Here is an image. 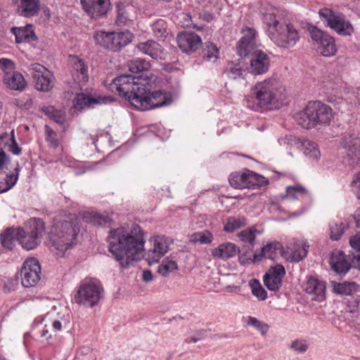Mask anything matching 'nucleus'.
I'll list each match as a JSON object with an SVG mask.
<instances>
[{
    "label": "nucleus",
    "instance_id": "19",
    "mask_svg": "<svg viewBox=\"0 0 360 360\" xmlns=\"http://www.w3.org/2000/svg\"><path fill=\"white\" fill-rule=\"evenodd\" d=\"M18 15L24 18L37 16L40 11V0H12Z\"/></svg>",
    "mask_w": 360,
    "mask_h": 360
},
{
    "label": "nucleus",
    "instance_id": "18",
    "mask_svg": "<svg viewBox=\"0 0 360 360\" xmlns=\"http://www.w3.org/2000/svg\"><path fill=\"white\" fill-rule=\"evenodd\" d=\"M178 46L184 53L191 54L196 51L202 44L199 35L191 32H183L177 35Z\"/></svg>",
    "mask_w": 360,
    "mask_h": 360
},
{
    "label": "nucleus",
    "instance_id": "62",
    "mask_svg": "<svg viewBox=\"0 0 360 360\" xmlns=\"http://www.w3.org/2000/svg\"><path fill=\"white\" fill-rule=\"evenodd\" d=\"M203 339V337L202 336H200V337H196L195 335L191 338L190 339H186L185 340V342H187V343H190V342H197L198 341L200 340H202Z\"/></svg>",
    "mask_w": 360,
    "mask_h": 360
},
{
    "label": "nucleus",
    "instance_id": "30",
    "mask_svg": "<svg viewBox=\"0 0 360 360\" xmlns=\"http://www.w3.org/2000/svg\"><path fill=\"white\" fill-rule=\"evenodd\" d=\"M250 170L246 169L243 173H233L230 175V185L237 189L249 188V177Z\"/></svg>",
    "mask_w": 360,
    "mask_h": 360
},
{
    "label": "nucleus",
    "instance_id": "12",
    "mask_svg": "<svg viewBox=\"0 0 360 360\" xmlns=\"http://www.w3.org/2000/svg\"><path fill=\"white\" fill-rule=\"evenodd\" d=\"M37 90L48 92L53 87L54 77L44 66L39 63H33L29 66Z\"/></svg>",
    "mask_w": 360,
    "mask_h": 360
},
{
    "label": "nucleus",
    "instance_id": "16",
    "mask_svg": "<svg viewBox=\"0 0 360 360\" xmlns=\"http://www.w3.org/2000/svg\"><path fill=\"white\" fill-rule=\"evenodd\" d=\"M285 274V269L281 264L270 266L263 277L264 285L271 291H278Z\"/></svg>",
    "mask_w": 360,
    "mask_h": 360
},
{
    "label": "nucleus",
    "instance_id": "31",
    "mask_svg": "<svg viewBox=\"0 0 360 360\" xmlns=\"http://www.w3.org/2000/svg\"><path fill=\"white\" fill-rule=\"evenodd\" d=\"M349 228V223L346 220L332 221L329 225L330 238L334 241L340 240Z\"/></svg>",
    "mask_w": 360,
    "mask_h": 360
},
{
    "label": "nucleus",
    "instance_id": "61",
    "mask_svg": "<svg viewBox=\"0 0 360 360\" xmlns=\"http://www.w3.org/2000/svg\"><path fill=\"white\" fill-rule=\"evenodd\" d=\"M52 327L56 331H60L62 329L61 322L58 320H55L52 323Z\"/></svg>",
    "mask_w": 360,
    "mask_h": 360
},
{
    "label": "nucleus",
    "instance_id": "39",
    "mask_svg": "<svg viewBox=\"0 0 360 360\" xmlns=\"http://www.w3.org/2000/svg\"><path fill=\"white\" fill-rule=\"evenodd\" d=\"M249 179V188L254 189L269 184V180L266 177L252 171H250Z\"/></svg>",
    "mask_w": 360,
    "mask_h": 360
},
{
    "label": "nucleus",
    "instance_id": "46",
    "mask_svg": "<svg viewBox=\"0 0 360 360\" xmlns=\"http://www.w3.org/2000/svg\"><path fill=\"white\" fill-rule=\"evenodd\" d=\"M16 174H7L6 176V179L4 180L5 186L4 188H1L0 191H8L10 190L16 183L18 178V172L20 170L19 169V165L17 163V167L15 169Z\"/></svg>",
    "mask_w": 360,
    "mask_h": 360
},
{
    "label": "nucleus",
    "instance_id": "29",
    "mask_svg": "<svg viewBox=\"0 0 360 360\" xmlns=\"http://www.w3.org/2000/svg\"><path fill=\"white\" fill-rule=\"evenodd\" d=\"M4 82L10 89L13 90H22L25 86V81L23 76L17 72H6L4 78Z\"/></svg>",
    "mask_w": 360,
    "mask_h": 360
},
{
    "label": "nucleus",
    "instance_id": "15",
    "mask_svg": "<svg viewBox=\"0 0 360 360\" xmlns=\"http://www.w3.org/2000/svg\"><path fill=\"white\" fill-rule=\"evenodd\" d=\"M85 13L91 19L98 20L106 17L112 10L110 0H79Z\"/></svg>",
    "mask_w": 360,
    "mask_h": 360
},
{
    "label": "nucleus",
    "instance_id": "36",
    "mask_svg": "<svg viewBox=\"0 0 360 360\" xmlns=\"http://www.w3.org/2000/svg\"><path fill=\"white\" fill-rule=\"evenodd\" d=\"M41 111L51 120L59 124L65 122V112L61 110H56L53 106H47L41 108Z\"/></svg>",
    "mask_w": 360,
    "mask_h": 360
},
{
    "label": "nucleus",
    "instance_id": "22",
    "mask_svg": "<svg viewBox=\"0 0 360 360\" xmlns=\"http://www.w3.org/2000/svg\"><path fill=\"white\" fill-rule=\"evenodd\" d=\"M11 32L15 35L17 44L30 43L37 39L32 25H27L25 27H12Z\"/></svg>",
    "mask_w": 360,
    "mask_h": 360
},
{
    "label": "nucleus",
    "instance_id": "8",
    "mask_svg": "<svg viewBox=\"0 0 360 360\" xmlns=\"http://www.w3.org/2000/svg\"><path fill=\"white\" fill-rule=\"evenodd\" d=\"M44 231V221L39 218H32L27 221L25 229H22V233L19 234V242L24 249L33 250L40 244Z\"/></svg>",
    "mask_w": 360,
    "mask_h": 360
},
{
    "label": "nucleus",
    "instance_id": "42",
    "mask_svg": "<svg viewBox=\"0 0 360 360\" xmlns=\"http://www.w3.org/2000/svg\"><path fill=\"white\" fill-rule=\"evenodd\" d=\"M250 285L253 295L257 297L259 300H264L266 299L267 292L257 280L252 279L250 281Z\"/></svg>",
    "mask_w": 360,
    "mask_h": 360
},
{
    "label": "nucleus",
    "instance_id": "9",
    "mask_svg": "<svg viewBox=\"0 0 360 360\" xmlns=\"http://www.w3.org/2000/svg\"><path fill=\"white\" fill-rule=\"evenodd\" d=\"M103 292L101 285L91 280L84 281L80 283L74 299L80 305L93 307L98 304Z\"/></svg>",
    "mask_w": 360,
    "mask_h": 360
},
{
    "label": "nucleus",
    "instance_id": "40",
    "mask_svg": "<svg viewBox=\"0 0 360 360\" xmlns=\"http://www.w3.org/2000/svg\"><path fill=\"white\" fill-rule=\"evenodd\" d=\"M178 269L177 264L175 261L169 260L167 258L163 260L158 267V272L162 276L166 277L170 272Z\"/></svg>",
    "mask_w": 360,
    "mask_h": 360
},
{
    "label": "nucleus",
    "instance_id": "23",
    "mask_svg": "<svg viewBox=\"0 0 360 360\" xmlns=\"http://www.w3.org/2000/svg\"><path fill=\"white\" fill-rule=\"evenodd\" d=\"M136 47L139 51L150 56L153 59L158 60L162 58L163 49L158 43L153 40H148L146 42L139 43Z\"/></svg>",
    "mask_w": 360,
    "mask_h": 360
},
{
    "label": "nucleus",
    "instance_id": "63",
    "mask_svg": "<svg viewBox=\"0 0 360 360\" xmlns=\"http://www.w3.org/2000/svg\"><path fill=\"white\" fill-rule=\"evenodd\" d=\"M49 333V330L46 328H44L41 331V337L46 338V339H49L51 337V335H48Z\"/></svg>",
    "mask_w": 360,
    "mask_h": 360
},
{
    "label": "nucleus",
    "instance_id": "28",
    "mask_svg": "<svg viewBox=\"0 0 360 360\" xmlns=\"http://www.w3.org/2000/svg\"><path fill=\"white\" fill-rule=\"evenodd\" d=\"M330 283L333 287V291L341 295H352L359 289V285L356 282L337 283L331 281Z\"/></svg>",
    "mask_w": 360,
    "mask_h": 360
},
{
    "label": "nucleus",
    "instance_id": "3",
    "mask_svg": "<svg viewBox=\"0 0 360 360\" xmlns=\"http://www.w3.org/2000/svg\"><path fill=\"white\" fill-rule=\"evenodd\" d=\"M243 37L238 42L237 53L241 58L250 56V73L262 75L268 72L270 58L262 50L256 49V31L250 27L243 30Z\"/></svg>",
    "mask_w": 360,
    "mask_h": 360
},
{
    "label": "nucleus",
    "instance_id": "60",
    "mask_svg": "<svg viewBox=\"0 0 360 360\" xmlns=\"http://www.w3.org/2000/svg\"><path fill=\"white\" fill-rule=\"evenodd\" d=\"M354 218L355 219L357 228L360 229V207L358 208L354 212Z\"/></svg>",
    "mask_w": 360,
    "mask_h": 360
},
{
    "label": "nucleus",
    "instance_id": "1",
    "mask_svg": "<svg viewBox=\"0 0 360 360\" xmlns=\"http://www.w3.org/2000/svg\"><path fill=\"white\" fill-rule=\"evenodd\" d=\"M127 67L131 75H121L114 79L113 84L118 94L136 109L146 111L172 103L169 92L162 90L151 91L153 74L149 62L135 58L127 63Z\"/></svg>",
    "mask_w": 360,
    "mask_h": 360
},
{
    "label": "nucleus",
    "instance_id": "32",
    "mask_svg": "<svg viewBox=\"0 0 360 360\" xmlns=\"http://www.w3.org/2000/svg\"><path fill=\"white\" fill-rule=\"evenodd\" d=\"M262 252H264L266 258L276 260L282 257L285 252L282 244L278 241H273L262 247Z\"/></svg>",
    "mask_w": 360,
    "mask_h": 360
},
{
    "label": "nucleus",
    "instance_id": "20",
    "mask_svg": "<svg viewBox=\"0 0 360 360\" xmlns=\"http://www.w3.org/2000/svg\"><path fill=\"white\" fill-rule=\"evenodd\" d=\"M69 61L74 80L78 83L86 82L89 80V71L84 60L76 56H70Z\"/></svg>",
    "mask_w": 360,
    "mask_h": 360
},
{
    "label": "nucleus",
    "instance_id": "2",
    "mask_svg": "<svg viewBox=\"0 0 360 360\" xmlns=\"http://www.w3.org/2000/svg\"><path fill=\"white\" fill-rule=\"evenodd\" d=\"M108 251L120 262L122 268H128L134 262L145 259L149 264L157 263L168 251L166 241L160 237L154 240L153 248L146 252L144 233L139 226L119 227L109 231Z\"/></svg>",
    "mask_w": 360,
    "mask_h": 360
},
{
    "label": "nucleus",
    "instance_id": "37",
    "mask_svg": "<svg viewBox=\"0 0 360 360\" xmlns=\"http://www.w3.org/2000/svg\"><path fill=\"white\" fill-rule=\"evenodd\" d=\"M262 232V231L256 229L255 226H251L238 233V237L242 242L253 245L257 235H260Z\"/></svg>",
    "mask_w": 360,
    "mask_h": 360
},
{
    "label": "nucleus",
    "instance_id": "38",
    "mask_svg": "<svg viewBox=\"0 0 360 360\" xmlns=\"http://www.w3.org/2000/svg\"><path fill=\"white\" fill-rule=\"evenodd\" d=\"M307 190L304 187L300 185H295L286 188L285 198L292 200H299L307 195Z\"/></svg>",
    "mask_w": 360,
    "mask_h": 360
},
{
    "label": "nucleus",
    "instance_id": "25",
    "mask_svg": "<svg viewBox=\"0 0 360 360\" xmlns=\"http://www.w3.org/2000/svg\"><path fill=\"white\" fill-rule=\"evenodd\" d=\"M238 251L239 248L235 244L228 242L221 243L213 249L212 255L214 257L226 260L233 257Z\"/></svg>",
    "mask_w": 360,
    "mask_h": 360
},
{
    "label": "nucleus",
    "instance_id": "14",
    "mask_svg": "<svg viewBox=\"0 0 360 360\" xmlns=\"http://www.w3.org/2000/svg\"><path fill=\"white\" fill-rule=\"evenodd\" d=\"M310 34L313 41L318 45L322 56L330 57L335 54L337 49L333 37L316 27H313L310 30Z\"/></svg>",
    "mask_w": 360,
    "mask_h": 360
},
{
    "label": "nucleus",
    "instance_id": "17",
    "mask_svg": "<svg viewBox=\"0 0 360 360\" xmlns=\"http://www.w3.org/2000/svg\"><path fill=\"white\" fill-rule=\"evenodd\" d=\"M113 101V98L110 96L91 95L89 92L85 91L77 94L74 102L76 108L82 110L94 108L97 104L109 103Z\"/></svg>",
    "mask_w": 360,
    "mask_h": 360
},
{
    "label": "nucleus",
    "instance_id": "34",
    "mask_svg": "<svg viewBox=\"0 0 360 360\" xmlns=\"http://www.w3.org/2000/svg\"><path fill=\"white\" fill-rule=\"evenodd\" d=\"M305 156L312 160H317L320 158V151L317 144L309 140H305L302 143V149Z\"/></svg>",
    "mask_w": 360,
    "mask_h": 360
},
{
    "label": "nucleus",
    "instance_id": "11",
    "mask_svg": "<svg viewBox=\"0 0 360 360\" xmlns=\"http://www.w3.org/2000/svg\"><path fill=\"white\" fill-rule=\"evenodd\" d=\"M320 17L327 22L328 25L338 34L350 35L353 27L349 21H347L344 15L337 13L328 8H324L319 12Z\"/></svg>",
    "mask_w": 360,
    "mask_h": 360
},
{
    "label": "nucleus",
    "instance_id": "41",
    "mask_svg": "<svg viewBox=\"0 0 360 360\" xmlns=\"http://www.w3.org/2000/svg\"><path fill=\"white\" fill-rule=\"evenodd\" d=\"M244 69L239 63H229L226 68V72L231 79H236L242 77Z\"/></svg>",
    "mask_w": 360,
    "mask_h": 360
},
{
    "label": "nucleus",
    "instance_id": "21",
    "mask_svg": "<svg viewBox=\"0 0 360 360\" xmlns=\"http://www.w3.org/2000/svg\"><path fill=\"white\" fill-rule=\"evenodd\" d=\"M330 264L331 269L341 276L345 275L351 268V264L347 259V255L341 250H335L332 252Z\"/></svg>",
    "mask_w": 360,
    "mask_h": 360
},
{
    "label": "nucleus",
    "instance_id": "13",
    "mask_svg": "<svg viewBox=\"0 0 360 360\" xmlns=\"http://www.w3.org/2000/svg\"><path fill=\"white\" fill-rule=\"evenodd\" d=\"M41 266L37 259L27 258L23 263L20 271L21 283L25 288L33 287L40 280Z\"/></svg>",
    "mask_w": 360,
    "mask_h": 360
},
{
    "label": "nucleus",
    "instance_id": "52",
    "mask_svg": "<svg viewBox=\"0 0 360 360\" xmlns=\"http://www.w3.org/2000/svg\"><path fill=\"white\" fill-rule=\"evenodd\" d=\"M308 247V245L307 247L303 245L301 248L295 250L292 252L293 261L298 262L306 257L308 252L307 248Z\"/></svg>",
    "mask_w": 360,
    "mask_h": 360
},
{
    "label": "nucleus",
    "instance_id": "5",
    "mask_svg": "<svg viewBox=\"0 0 360 360\" xmlns=\"http://www.w3.org/2000/svg\"><path fill=\"white\" fill-rule=\"evenodd\" d=\"M79 229V221L76 218L55 221L49 233L52 246L64 253L76 244Z\"/></svg>",
    "mask_w": 360,
    "mask_h": 360
},
{
    "label": "nucleus",
    "instance_id": "35",
    "mask_svg": "<svg viewBox=\"0 0 360 360\" xmlns=\"http://www.w3.org/2000/svg\"><path fill=\"white\" fill-rule=\"evenodd\" d=\"M219 51L217 46L211 41H207L202 46V56L205 60L214 63L219 58Z\"/></svg>",
    "mask_w": 360,
    "mask_h": 360
},
{
    "label": "nucleus",
    "instance_id": "47",
    "mask_svg": "<svg viewBox=\"0 0 360 360\" xmlns=\"http://www.w3.org/2000/svg\"><path fill=\"white\" fill-rule=\"evenodd\" d=\"M117 15L116 18V24L119 26L124 25L129 20V15L122 4L117 5Z\"/></svg>",
    "mask_w": 360,
    "mask_h": 360
},
{
    "label": "nucleus",
    "instance_id": "51",
    "mask_svg": "<svg viewBox=\"0 0 360 360\" xmlns=\"http://www.w3.org/2000/svg\"><path fill=\"white\" fill-rule=\"evenodd\" d=\"M0 68L5 72H12L15 68L14 63L8 58H0Z\"/></svg>",
    "mask_w": 360,
    "mask_h": 360
},
{
    "label": "nucleus",
    "instance_id": "57",
    "mask_svg": "<svg viewBox=\"0 0 360 360\" xmlns=\"http://www.w3.org/2000/svg\"><path fill=\"white\" fill-rule=\"evenodd\" d=\"M264 257H266V254L264 252H262V248H261V252L259 253H255L253 255V258L252 259V262L253 263H258L259 262L262 258Z\"/></svg>",
    "mask_w": 360,
    "mask_h": 360
},
{
    "label": "nucleus",
    "instance_id": "58",
    "mask_svg": "<svg viewBox=\"0 0 360 360\" xmlns=\"http://www.w3.org/2000/svg\"><path fill=\"white\" fill-rule=\"evenodd\" d=\"M200 18L202 20L207 22H210L214 19V15L209 12H204L200 15Z\"/></svg>",
    "mask_w": 360,
    "mask_h": 360
},
{
    "label": "nucleus",
    "instance_id": "49",
    "mask_svg": "<svg viewBox=\"0 0 360 360\" xmlns=\"http://www.w3.org/2000/svg\"><path fill=\"white\" fill-rule=\"evenodd\" d=\"M45 135L46 141L49 142L52 147L56 148L58 146L57 134L48 125H45Z\"/></svg>",
    "mask_w": 360,
    "mask_h": 360
},
{
    "label": "nucleus",
    "instance_id": "53",
    "mask_svg": "<svg viewBox=\"0 0 360 360\" xmlns=\"http://www.w3.org/2000/svg\"><path fill=\"white\" fill-rule=\"evenodd\" d=\"M349 244L354 250L360 252V232L350 237Z\"/></svg>",
    "mask_w": 360,
    "mask_h": 360
},
{
    "label": "nucleus",
    "instance_id": "59",
    "mask_svg": "<svg viewBox=\"0 0 360 360\" xmlns=\"http://www.w3.org/2000/svg\"><path fill=\"white\" fill-rule=\"evenodd\" d=\"M8 160L6 153L3 150H0V170L3 168L4 165Z\"/></svg>",
    "mask_w": 360,
    "mask_h": 360
},
{
    "label": "nucleus",
    "instance_id": "56",
    "mask_svg": "<svg viewBox=\"0 0 360 360\" xmlns=\"http://www.w3.org/2000/svg\"><path fill=\"white\" fill-rule=\"evenodd\" d=\"M142 278L144 282L148 283L153 281V276L150 270H144L142 274Z\"/></svg>",
    "mask_w": 360,
    "mask_h": 360
},
{
    "label": "nucleus",
    "instance_id": "4",
    "mask_svg": "<svg viewBox=\"0 0 360 360\" xmlns=\"http://www.w3.org/2000/svg\"><path fill=\"white\" fill-rule=\"evenodd\" d=\"M263 22L268 27L270 39L278 46L293 47L300 39L297 30L283 20L279 12L274 9L262 14Z\"/></svg>",
    "mask_w": 360,
    "mask_h": 360
},
{
    "label": "nucleus",
    "instance_id": "24",
    "mask_svg": "<svg viewBox=\"0 0 360 360\" xmlns=\"http://www.w3.org/2000/svg\"><path fill=\"white\" fill-rule=\"evenodd\" d=\"M305 290L309 294L315 295L314 300L321 302L325 299L326 283L310 277L307 282Z\"/></svg>",
    "mask_w": 360,
    "mask_h": 360
},
{
    "label": "nucleus",
    "instance_id": "33",
    "mask_svg": "<svg viewBox=\"0 0 360 360\" xmlns=\"http://www.w3.org/2000/svg\"><path fill=\"white\" fill-rule=\"evenodd\" d=\"M247 224L248 220L245 216L238 215L236 217H230L224 224V230L226 232L232 233Z\"/></svg>",
    "mask_w": 360,
    "mask_h": 360
},
{
    "label": "nucleus",
    "instance_id": "27",
    "mask_svg": "<svg viewBox=\"0 0 360 360\" xmlns=\"http://www.w3.org/2000/svg\"><path fill=\"white\" fill-rule=\"evenodd\" d=\"M344 147L350 164L357 163L360 160V140L357 138L345 139Z\"/></svg>",
    "mask_w": 360,
    "mask_h": 360
},
{
    "label": "nucleus",
    "instance_id": "50",
    "mask_svg": "<svg viewBox=\"0 0 360 360\" xmlns=\"http://www.w3.org/2000/svg\"><path fill=\"white\" fill-rule=\"evenodd\" d=\"M93 221L98 226H110L112 224V220L108 217L102 214H96L94 217Z\"/></svg>",
    "mask_w": 360,
    "mask_h": 360
},
{
    "label": "nucleus",
    "instance_id": "6",
    "mask_svg": "<svg viewBox=\"0 0 360 360\" xmlns=\"http://www.w3.org/2000/svg\"><path fill=\"white\" fill-rule=\"evenodd\" d=\"M333 117L332 108L320 101L309 102L303 110L296 113L295 120L304 129L328 124Z\"/></svg>",
    "mask_w": 360,
    "mask_h": 360
},
{
    "label": "nucleus",
    "instance_id": "43",
    "mask_svg": "<svg viewBox=\"0 0 360 360\" xmlns=\"http://www.w3.org/2000/svg\"><path fill=\"white\" fill-rule=\"evenodd\" d=\"M247 324L256 328L262 336H265L269 329L268 324L253 316L248 317Z\"/></svg>",
    "mask_w": 360,
    "mask_h": 360
},
{
    "label": "nucleus",
    "instance_id": "45",
    "mask_svg": "<svg viewBox=\"0 0 360 360\" xmlns=\"http://www.w3.org/2000/svg\"><path fill=\"white\" fill-rule=\"evenodd\" d=\"M153 34L157 37H165L167 32V24L162 19H159L152 25Z\"/></svg>",
    "mask_w": 360,
    "mask_h": 360
},
{
    "label": "nucleus",
    "instance_id": "10",
    "mask_svg": "<svg viewBox=\"0 0 360 360\" xmlns=\"http://www.w3.org/2000/svg\"><path fill=\"white\" fill-rule=\"evenodd\" d=\"M94 37L96 44L112 51H118L131 42L132 34L129 32H105L98 31Z\"/></svg>",
    "mask_w": 360,
    "mask_h": 360
},
{
    "label": "nucleus",
    "instance_id": "64",
    "mask_svg": "<svg viewBox=\"0 0 360 360\" xmlns=\"http://www.w3.org/2000/svg\"><path fill=\"white\" fill-rule=\"evenodd\" d=\"M205 333V330H199L196 333L195 336L196 337L202 336L204 338Z\"/></svg>",
    "mask_w": 360,
    "mask_h": 360
},
{
    "label": "nucleus",
    "instance_id": "48",
    "mask_svg": "<svg viewBox=\"0 0 360 360\" xmlns=\"http://www.w3.org/2000/svg\"><path fill=\"white\" fill-rule=\"evenodd\" d=\"M309 345L307 340L300 339L292 341L290 344V348L300 354H303L308 349Z\"/></svg>",
    "mask_w": 360,
    "mask_h": 360
},
{
    "label": "nucleus",
    "instance_id": "55",
    "mask_svg": "<svg viewBox=\"0 0 360 360\" xmlns=\"http://www.w3.org/2000/svg\"><path fill=\"white\" fill-rule=\"evenodd\" d=\"M353 190L357 198L360 199V172L356 175V179L352 181Z\"/></svg>",
    "mask_w": 360,
    "mask_h": 360
},
{
    "label": "nucleus",
    "instance_id": "54",
    "mask_svg": "<svg viewBox=\"0 0 360 360\" xmlns=\"http://www.w3.org/2000/svg\"><path fill=\"white\" fill-rule=\"evenodd\" d=\"M11 135H12V137H11L12 143L9 146V151H11L14 155H18L21 153V148L19 147V146L18 145V143L15 139L13 130L11 131Z\"/></svg>",
    "mask_w": 360,
    "mask_h": 360
},
{
    "label": "nucleus",
    "instance_id": "26",
    "mask_svg": "<svg viewBox=\"0 0 360 360\" xmlns=\"http://www.w3.org/2000/svg\"><path fill=\"white\" fill-rule=\"evenodd\" d=\"M22 233L21 228H8L0 236L1 243L5 248L11 250L15 241H19V234Z\"/></svg>",
    "mask_w": 360,
    "mask_h": 360
},
{
    "label": "nucleus",
    "instance_id": "44",
    "mask_svg": "<svg viewBox=\"0 0 360 360\" xmlns=\"http://www.w3.org/2000/svg\"><path fill=\"white\" fill-rule=\"evenodd\" d=\"M191 242L200 243V244H209L212 240V236L210 232L195 233L191 236Z\"/></svg>",
    "mask_w": 360,
    "mask_h": 360
},
{
    "label": "nucleus",
    "instance_id": "7",
    "mask_svg": "<svg viewBox=\"0 0 360 360\" xmlns=\"http://www.w3.org/2000/svg\"><path fill=\"white\" fill-rule=\"evenodd\" d=\"M251 92L253 102L259 108H267L276 103L281 93L278 83L272 79L257 82Z\"/></svg>",
    "mask_w": 360,
    "mask_h": 360
}]
</instances>
